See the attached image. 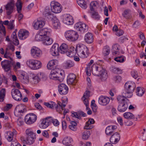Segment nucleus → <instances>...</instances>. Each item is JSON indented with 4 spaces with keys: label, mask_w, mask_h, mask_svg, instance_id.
I'll return each instance as SVG.
<instances>
[{
    "label": "nucleus",
    "mask_w": 146,
    "mask_h": 146,
    "mask_svg": "<svg viewBox=\"0 0 146 146\" xmlns=\"http://www.w3.org/2000/svg\"><path fill=\"white\" fill-rule=\"evenodd\" d=\"M1 64L3 68L6 72H8L10 70L12 65L11 61L6 60L2 61Z\"/></svg>",
    "instance_id": "obj_13"
},
{
    "label": "nucleus",
    "mask_w": 146,
    "mask_h": 146,
    "mask_svg": "<svg viewBox=\"0 0 146 146\" xmlns=\"http://www.w3.org/2000/svg\"><path fill=\"white\" fill-rule=\"evenodd\" d=\"M77 82L76 76L74 74H70L68 76L67 82L68 84L75 85Z\"/></svg>",
    "instance_id": "obj_19"
},
{
    "label": "nucleus",
    "mask_w": 146,
    "mask_h": 146,
    "mask_svg": "<svg viewBox=\"0 0 146 146\" xmlns=\"http://www.w3.org/2000/svg\"><path fill=\"white\" fill-rule=\"evenodd\" d=\"M17 10L18 13H20L22 10V3L20 0H18L16 5Z\"/></svg>",
    "instance_id": "obj_44"
},
{
    "label": "nucleus",
    "mask_w": 146,
    "mask_h": 146,
    "mask_svg": "<svg viewBox=\"0 0 146 146\" xmlns=\"http://www.w3.org/2000/svg\"><path fill=\"white\" fill-rule=\"evenodd\" d=\"M74 28L82 33L87 31L88 29V27L85 24L81 22L76 23L75 25Z\"/></svg>",
    "instance_id": "obj_11"
},
{
    "label": "nucleus",
    "mask_w": 146,
    "mask_h": 146,
    "mask_svg": "<svg viewBox=\"0 0 146 146\" xmlns=\"http://www.w3.org/2000/svg\"><path fill=\"white\" fill-rule=\"evenodd\" d=\"M40 123L39 124L40 127L42 129L46 128V118H43L40 120Z\"/></svg>",
    "instance_id": "obj_50"
},
{
    "label": "nucleus",
    "mask_w": 146,
    "mask_h": 146,
    "mask_svg": "<svg viewBox=\"0 0 146 146\" xmlns=\"http://www.w3.org/2000/svg\"><path fill=\"white\" fill-rule=\"evenodd\" d=\"M114 80L115 82L118 83L121 81V78L119 76H116L114 77Z\"/></svg>",
    "instance_id": "obj_62"
},
{
    "label": "nucleus",
    "mask_w": 146,
    "mask_h": 146,
    "mask_svg": "<svg viewBox=\"0 0 146 146\" xmlns=\"http://www.w3.org/2000/svg\"><path fill=\"white\" fill-rule=\"evenodd\" d=\"M11 94L13 98L17 101H20L22 99V95L19 90L13 89L12 90Z\"/></svg>",
    "instance_id": "obj_10"
},
{
    "label": "nucleus",
    "mask_w": 146,
    "mask_h": 146,
    "mask_svg": "<svg viewBox=\"0 0 146 146\" xmlns=\"http://www.w3.org/2000/svg\"><path fill=\"white\" fill-rule=\"evenodd\" d=\"M4 54V57L6 58H11L10 56L11 55V54L7 48Z\"/></svg>",
    "instance_id": "obj_59"
},
{
    "label": "nucleus",
    "mask_w": 146,
    "mask_h": 146,
    "mask_svg": "<svg viewBox=\"0 0 146 146\" xmlns=\"http://www.w3.org/2000/svg\"><path fill=\"white\" fill-rule=\"evenodd\" d=\"M42 54V51L37 47L33 46L31 50V54L32 57L35 58L40 57Z\"/></svg>",
    "instance_id": "obj_8"
},
{
    "label": "nucleus",
    "mask_w": 146,
    "mask_h": 146,
    "mask_svg": "<svg viewBox=\"0 0 146 146\" xmlns=\"http://www.w3.org/2000/svg\"><path fill=\"white\" fill-rule=\"evenodd\" d=\"M92 17L93 19H96L98 20L100 18V17L99 15L98 12L95 11L94 12H91Z\"/></svg>",
    "instance_id": "obj_52"
},
{
    "label": "nucleus",
    "mask_w": 146,
    "mask_h": 146,
    "mask_svg": "<svg viewBox=\"0 0 146 146\" xmlns=\"http://www.w3.org/2000/svg\"><path fill=\"white\" fill-rule=\"evenodd\" d=\"M35 39L37 41H42V43L44 44H45L46 38L41 36L39 34H37L36 35Z\"/></svg>",
    "instance_id": "obj_37"
},
{
    "label": "nucleus",
    "mask_w": 146,
    "mask_h": 146,
    "mask_svg": "<svg viewBox=\"0 0 146 146\" xmlns=\"http://www.w3.org/2000/svg\"><path fill=\"white\" fill-rule=\"evenodd\" d=\"M51 21L52 22V25L54 29H56L60 27V23L56 17H55Z\"/></svg>",
    "instance_id": "obj_33"
},
{
    "label": "nucleus",
    "mask_w": 146,
    "mask_h": 146,
    "mask_svg": "<svg viewBox=\"0 0 146 146\" xmlns=\"http://www.w3.org/2000/svg\"><path fill=\"white\" fill-rule=\"evenodd\" d=\"M81 115L82 117H85L86 116V114L82 111H80L78 112L73 111L72 113V117H75L79 119H81Z\"/></svg>",
    "instance_id": "obj_28"
},
{
    "label": "nucleus",
    "mask_w": 146,
    "mask_h": 146,
    "mask_svg": "<svg viewBox=\"0 0 146 146\" xmlns=\"http://www.w3.org/2000/svg\"><path fill=\"white\" fill-rule=\"evenodd\" d=\"M41 36L46 38V29L45 28L42 29L39 31V33Z\"/></svg>",
    "instance_id": "obj_60"
},
{
    "label": "nucleus",
    "mask_w": 146,
    "mask_h": 146,
    "mask_svg": "<svg viewBox=\"0 0 146 146\" xmlns=\"http://www.w3.org/2000/svg\"><path fill=\"white\" fill-rule=\"evenodd\" d=\"M11 37L13 38V41L16 42L17 45L18 44H19V41L17 39L16 33L15 32H13Z\"/></svg>",
    "instance_id": "obj_55"
},
{
    "label": "nucleus",
    "mask_w": 146,
    "mask_h": 146,
    "mask_svg": "<svg viewBox=\"0 0 146 146\" xmlns=\"http://www.w3.org/2000/svg\"><path fill=\"white\" fill-rule=\"evenodd\" d=\"M90 135V131L88 130L85 131L82 135V138L84 139H87Z\"/></svg>",
    "instance_id": "obj_47"
},
{
    "label": "nucleus",
    "mask_w": 146,
    "mask_h": 146,
    "mask_svg": "<svg viewBox=\"0 0 146 146\" xmlns=\"http://www.w3.org/2000/svg\"><path fill=\"white\" fill-rule=\"evenodd\" d=\"M14 6V2L13 0L8 3L5 6V8L7 15H11L13 12Z\"/></svg>",
    "instance_id": "obj_12"
},
{
    "label": "nucleus",
    "mask_w": 146,
    "mask_h": 146,
    "mask_svg": "<svg viewBox=\"0 0 146 146\" xmlns=\"http://www.w3.org/2000/svg\"><path fill=\"white\" fill-rule=\"evenodd\" d=\"M59 48V53L62 54H66V52L68 50V46L65 43H62Z\"/></svg>",
    "instance_id": "obj_27"
},
{
    "label": "nucleus",
    "mask_w": 146,
    "mask_h": 146,
    "mask_svg": "<svg viewBox=\"0 0 146 146\" xmlns=\"http://www.w3.org/2000/svg\"><path fill=\"white\" fill-rule=\"evenodd\" d=\"M110 47L108 46H105L103 49L102 54L105 57L108 56L110 53Z\"/></svg>",
    "instance_id": "obj_40"
},
{
    "label": "nucleus",
    "mask_w": 146,
    "mask_h": 146,
    "mask_svg": "<svg viewBox=\"0 0 146 146\" xmlns=\"http://www.w3.org/2000/svg\"><path fill=\"white\" fill-rule=\"evenodd\" d=\"M110 138V142L113 144L117 143L120 140V135L118 132L113 133Z\"/></svg>",
    "instance_id": "obj_16"
},
{
    "label": "nucleus",
    "mask_w": 146,
    "mask_h": 146,
    "mask_svg": "<svg viewBox=\"0 0 146 146\" xmlns=\"http://www.w3.org/2000/svg\"><path fill=\"white\" fill-rule=\"evenodd\" d=\"M114 60L118 62H123L124 61V56H123L115 57Z\"/></svg>",
    "instance_id": "obj_57"
},
{
    "label": "nucleus",
    "mask_w": 146,
    "mask_h": 146,
    "mask_svg": "<svg viewBox=\"0 0 146 146\" xmlns=\"http://www.w3.org/2000/svg\"><path fill=\"white\" fill-rule=\"evenodd\" d=\"M26 111L25 106L23 104H21L17 106L14 112L15 114L21 115Z\"/></svg>",
    "instance_id": "obj_14"
},
{
    "label": "nucleus",
    "mask_w": 146,
    "mask_h": 146,
    "mask_svg": "<svg viewBox=\"0 0 146 146\" xmlns=\"http://www.w3.org/2000/svg\"><path fill=\"white\" fill-rule=\"evenodd\" d=\"M78 5L82 8L85 9L87 7V5L84 0H77Z\"/></svg>",
    "instance_id": "obj_36"
},
{
    "label": "nucleus",
    "mask_w": 146,
    "mask_h": 146,
    "mask_svg": "<svg viewBox=\"0 0 146 146\" xmlns=\"http://www.w3.org/2000/svg\"><path fill=\"white\" fill-rule=\"evenodd\" d=\"M59 74L58 73L56 69L52 70L49 76V78L50 79L55 80H57L59 81H60L61 80L60 78Z\"/></svg>",
    "instance_id": "obj_20"
},
{
    "label": "nucleus",
    "mask_w": 146,
    "mask_h": 146,
    "mask_svg": "<svg viewBox=\"0 0 146 146\" xmlns=\"http://www.w3.org/2000/svg\"><path fill=\"white\" fill-rule=\"evenodd\" d=\"M14 21L13 20L9 22L7 20L3 22L1 21V23H0V41L2 40V34L5 36L6 34V32L5 27L3 25H4L7 26L8 29L12 30L14 29L15 25L14 24Z\"/></svg>",
    "instance_id": "obj_3"
},
{
    "label": "nucleus",
    "mask_w": 146,
    "mask_h": 146,
    "mask_svg": "<svg viewBox=\"0 0 146 146\" xmlns=\"http://www.w3.org/2000/svg\"><path fill=\"white\" fill-rule=\"evenodd\" d=\"M88 98H84V99H82V100H83L84 104L86 106V109L88 110V109H89L90 108L88 107L89 103Z\"/></svg>",
    "instance_id": "obj_61"
},
{
    "label": "nucleus",
    "mask_w": 146,
    "mask_h": 146,
    "mask_svg": "<svg viewBox=\"0 0 146 146\" xmlns=\"http://www.w3.org/2000/svg\"><path fill=\"white\" fill-rule=\"evenodd\" d=\"M17 125L19 126H21L23 125L24 123L23 119L21 118H19L18 119L17 121Z\"/></svg>",
    "instance_id": "obj_63"
},
{
    "label": "nucleus",
    "mask_w": 146,
    "mask_h": 146,
    "mask_svg": "<svg viewBox=\"0 0 146 146\" xmlns=\"http://www.w3.org/2000/svg\"><path fill=\"white\" fill-rule=\"evenodd\" d=\"M110 101V98L105 96H101L99 98L98 102L102 105L106 106L107 105Z\"/></svg>",
    "instance_id": "obj_22"
},
{
    "label": "nucleus",
    "mask_w": 146,
    "mask_h": 146,
    "mask_svg": "<svg viewBox=\"0 0 146 146\" xmlns=\"http://www.w3.org/2000/svg\"><path fill=\"white\" fill-rule=\"evenodd\" d=\"M74 50H75V51L76 52V48H75L74 47H71L70 49H68V50H67V52H66V55L70 57H72L73 55V52Z\"/></svg>",
    "instance_id": "obj_38"
},
{
    "label": "nucleus",
    "mask_w": 146,
    "mask_h": 146,
    "mask_svg": "<svg viewBox=\"0 0 146 146\" xmlns=\"http://www.w3.org/2000/svg\"><path fill=\"white\" fill-rule=\"evenodd\" d=\"M118 46L117 44H115L113 46L112 52L113 55L118 54L119 53Z\"/></svg>",
    "instance_id": "obj_39"
},
{
    "label": "nucleus",
    "mask_w": 146,
    "mask_h": 146,
    "mask_svg": "<svg viewBox=\"0 0 146 146\" xmlns=\"http://www.w3.org/2000/svg\"><path fill=\"white\" fill-rule=\"evenodd\" d=\"M36 115L33 113H30L27 114L25 117V123L28 125H31L34 123L37 119Z\"/></svg>",
    "instance_id": "obj_7"
},
{
    "label": "nucleus",
    "mask_w": 146,
    "mask_h": 146,
    "mask_svg": "<svg viewBox=\"0 0 146 146\" xmlns=\"http://www.w3.org/2000/svg\"><path fill=\"white\" fill-rule=\"evenodd\" d=\"M58 61L57 60H52L50 61L47 65V68L48 69H52L54 68V66L56 65Z\"/></svg>",
    "instance_id": "obj_34"
},
{
    "label": "nucleus",
    "mask_w": 146,
    "mask_h": 146,
    "mask_svg": "<svg viewBox=\"0 0 146 146\" xmlns=\"http://www.w3.org/2000/svg\"><path fill=\"white\" fill-rule=\"evenodd\" d=\"M140 138L143 141L146 140V130L145 129H143V131L141 132Z\"/></svg>",
    "instance_id": "obj_51"
},
{
    "label": "nucleus",
    "mask_w": 146,
    "mask_h": 146,
    "mask_svg": "<svg viewBox=\"0 0 146 146\" xmlns=\"http://www.w3.org/2000/svg\"><path fill=\"white\" fill-rule=\"evenodd\" d=\"M26 63L29 68L33 70L38 69L42 66V63L41 62L36 60L29 59L27 61Z\"/></svg>",
    "instance_id": "obj_5"
},
{
    "label": "nucleus",
    "mask_w": 146,
    "mask_h": 146,
    "mask_svg": "<svg viewBox=\"0 0 146 146\" xmlns=\"http://www.w3.org/2000/svg\"><path fill=\"white\" fill-rule=\"evenodd\" d=\"M53 42V40L51 37H47L46 34V45H50Z\"/></svg>",
    "instance_id": "obj_58"
},
{
    "label": "nucleus",
    "mask_w": 146,
    "mask_h": 146,
    "mask_svg": "<svg viewBox=\"0 0 146 146\" xmlns=\"http://www.w3.org/2000/svg\"><path fill=\"white\" fill-rule=\"evenodd\" d=\"M129 102H124L119 104L117 110L120 112H124L128 107V103Z\"/></svg>",
    "instance_id": "obj_21"
},
{
    "label": "nucleus",
    "mask_w": 146,
    "mask_h": 146,
    "mask_svg": "<svg viewBox=\"0 0 146 146\" xmlns=\"http://www.w3.org/2000/svg\"><path fill=\"white\" fill-rule=\"evenodd\" d=\"M117 127L115 125H110L108 126L105 130V133L108 136H110L113 134L114 130L116 129Z\"/></svg>",
    "instance_id": "obj_26"
},
{
    "label": "nucleus",
    "mask_w": 146,
    "mask_h": 146,
    "mask_svg": "<svg viewBox=\"0 0 146 146\" xmlns=\"http://www.w3.org/2000/svg\"><path fill=\"white\" fill-rule=\"evenodd\" d=\"M130 12V9H126L122 13V16L126 19H128L131 18V15L129 13Z\"/></svg>",
    "instance_id": "obj_41"
},
{
    "label": "nucleus",
    "mask_w": 146,
    "mask_h": 146,
    "mask_svg": "<svg viewBox=\"0 0 146 146\" xmlns=\"http://www.w3.org/2000/svg\"><path fill=\"white\" fill-rule=\"evenodd\" d=\"M123 117L125 118L128 119H130L135 118L133 115L129 112H126L123 114Z\"/></svg>",
    "instance_id": "obj_43"
},
{
    "label": "nucleus",
    "mask_w": 146,
    "mask_h": 146,
    "mask_svg": "<svg viewBox=\"0 0 146 146\" xmlns=\"http://www.w3.org/2000/svg\"><path fill=\"white\" fill-rule=\"evenodd\" d=\"M21 82L25 84H27L29 82L28 77L24 75L23 74L21 76Z\"/></svg>",
    "instance_id": "obj_46"
},
{
    "label": "nucleus",
    "mask_w": 146,
    "mask_h": 146,
    "mask_svg": "<svg viewBox=\"0 0 146 146\" xmlns=\"http://www.w3.org/2000/svg\"><path fill=\"white\" fill-rule=\"evenodd\" d=\"M74 65V62L72 61L68 60L66 63V68H68L73 67Z\"/></svg>",
    "instance_id": "obj_49"
},
{
    "label": "nucleus",
    "mask_w": 146,
    "mask_h": 146,
    "mask_svg": "<svg viewBox=\"0 0 146 146\" xmlns=\"http://www.w3.org/2000/svg\"><path fill=\"white\" fill-rule=\"evenodd\" d=\"M6 137L7 140L9 141H11L13 139L14 136L16 135L17 134V132L14 130L13 132L9 131L7 132Z\"/></svg>",
    "instance_id": "obj_25"
},
{
    "label": "nucleus",
    "mask_w": 146,
    "mask_h": 146,
    "mask_svg": "<svg viewBox=\"0 0 146 146\" xmlns=\"http://www.w3.org/2000/svg\"><path fill=\"white\" fill-rule=\"evenodd\" d=\"M84 39L86 42L88 43H91L93 41V38L92 34L88 33L86 34Z\"/></svg>",
    "instance_id": "obj_29"
},
{
    "label": "nucleus",
    "mask_w": 146,
    "mask_h": 146,
    "mask_svg": "<svg viewBox=\"0 0 146 146\" xmlns=\"http://www.w3.org/2000/svg\"><path fill=\"white\" fill-rule=\"evenodd\" d=\"M65 36L67 39L70 41H74L78 38V35L75 31L73 30L67 31L65 33Z\"/></svg>",
    "instance_id": "obj_6"
},
{
    "label": "nucleus",
    "mask_w": 146,
    "mask_h": 146,
    "mask_svg": "<svg viewBox=\"0 0 146 146\" xmlns=\"http://www.w3.org/2000/svg\"><path fill=\"white\" fill-rule=\"evenodd\" d=\"M92 72L94 76L100 77L102 81H105L108 78L107 71L100 66L93 64L92 67Z\"/></svg>",
    "instance_id": "obj_2"
},
{
    "label": "nucleus",
    "mask_w": 146,
    "mask_h": 146,
    "mask_svg": "<svg viewBox=\"0 0 146 146\" xmlns=\"http://www.w3.org/2000/svg\"><path fill=\"white\" fill-rule=\"evenodd\" d=\"M56 17L54 15L52 11H50L48 12L46 11V21L49 22L52 21Z\"/></svg>",
    "instance_id": "obj_30"
},
{
    "label": "nucleus",
    "mask_w": 146,
    "mask_h": 146,
    "mask_svg": "<svg viewBox=\"0 0 146 146\" xmlns=\"http://www.w3.org/2000/svg\"><path fill=\"white\" fill-rule=\"evenodd\" d=\"M72 141V139L70 137H66L63 139L62 143L66 146H72L71 144Z\"/></svg>",
    "instance_id": "obj_31"
},
{
    "label": "nucleus",
    "mask_w": 146,
    "mask_h": 146,
    "mask_svg": "<svg viewBox=\"0 0 146 146\" xmlns=\"http://www.w3.org/2000/svg\"><path fill=\"white\" fill-rule=\"evenodd\" d=\"M76 52L80 57L85 58L88 56L89 54L88 49L84 45L78 44L76 46Z\"/></svg>",
    "instance_id": "obj_4"
},
{
    "label": "nucleus",
    "mask_w": 146,
    "mask_h": 146,
    "mask_svg": "<svg viewBox=\"0 0 146 146\" xmlns=\"http://www.w3.org/2000/svg\"><path fill=\"white\" fill-rule=\"evenodd\" d=\"M56 104L52 102H46V107L51 109H53L54 107L56 106Z\"/></svg>",
    "instance_id": "obj_53"
},
{
    "label": "nucleus",
    "mask_w": 146,
    "mask_h": 146,
    "mask_svg": "<svg viewBox=\"0 0 146 146\" xmlns=\"http://www.w3.org/2000/svg\"><path fill=\"white\" fill-rule=\"evenodd\" d=\"M58 90L59 93L61 95H65L67 94L68 88L64 84H61L58 86Z\"/></svg>",
    "instance_id": "obj_15"
},
{
    "label": "nucleus",
    "mask_w": 146,
    "mask_h": 146,
    "mask_svg": "<svg viewBox=\"0 0 146 146\" xmlns=\"http://www.w3.org/2000/svg\"><path fill=\"white\" fill-rule=\"evenodd\" d=\"M26 138L36 136L35 134L31 128L27 129L25 131Z\"/></svg>",
    "instance_id": "obj_32"
},
{
    "label": "nucleus",
    "mask_w": 146,
    "mask_h": 146,
    "mask_svg": "<svg viewBox=\"0 0 146 146\" xmlns=\"http://www.w3.org/2000/svg\"><path fill=\"white\" fill-rule=\"evenodd\" d=\"M110 69L112 72L115 74H120L122 73V71L120 69L115 66H111L110 68Z\"/></svg>",
    "instance_id": "obj_42"
},
{
    "label": "nucleus",
    "mask_w": 146,
    "mask_h": 146,
    "mask_svg": "<svg viewBox=\"0 0 146 146\" xmlns=\"http://www.w3.org/2000/svg\"><path fill=\"white\" fill-rule=\"evenodd\" d=\"M5 89H2L0 91V102H2L4 100L5 96Z\"/></svg>",
    "instance_id": "obj_48"
},
{
    "label": "nucleus",
    "mask_w": 146,
    "mask_h": 146,
    "mask_svg": "<svg viewBox=\"0 0 146 146\" xmlns=\"http://www.w3.org/2000/svg\"><path fill=\"white\" fill-rule=\"evenodd\" d=\"M63 21L64 23L67 25H72L73 23V19L72 17L68 14L64 15Z\"/></svg>",
    "instance_id": "obj_18"
},
{
    "label": "nucleus",
    "mask_w": 146,
    "mask_h": 146,
    "mask_svg": "<svg viewBox=\"0 0 146 146\" xmlns=\"http://www.w3.org/2000/svg\"><path fill=\"white\" fill-rule=\"evenodd\" d=\"M52 12L55 13H59L62 10L60 4L57 2L52 1L50 4Z\"/></svg>",
    "instance_id": "obj_9"
},
{
    "label": "nucleus",
    "mask_w": 146,
    "mask_h": 146,
    "mask_svg": "<svg viewBox=\"0 0 146 146\" xmlns=\"http://www.w3.org/2000/svg\"><path fill=\"white\" fill-rule=\"evenodd\" d=\"M45 25V22L40 20H37L34 22L33 27L36 30L39 29L40 28H42Z\"/></svg>",
    "instance_id": "obj_24"
},
{
    "label": "nucleus",
    "mask_w": 146,
    "mask_h": 146,
    "mask_svg": "<svg viewBox=\"0 0 146 146\" xmlns=\"http://www.w3.org/2000/svg\"><path fill=\"white\" fill-rule=\"evenodd\" d=\"M131 86L129 82H126L124 85V89L122 93V96H118L117 99L119 103L124 102H129V100L127 98H131L132 96V93L134 91V88L131 90L130 88Z\"/></svg>",
    "instance_id": "obj_1"
},
{
    "label": "nucleus",
    "mask_w": 146,
    "mask_h": 146,
    "mask_svg": "<svg viewBox=\"0 0 146 146\" xmlns=\"http://www.w3.org/2000/svg\"><path fill=\"white\" fill-rule=\"evenodd\" d=\"M144 91L141 88L138 87L136 89V94L138 96H142L144 93Z\"/></svg>",
    "instance_id": "obj_45"
},
{
    "label": "nucleus",
    "mask_w": 146,
    "mask_h": 146,
    "mask_svg": "<svg viewBox=\"0 0 146 146\" xmlns=\"http://www.w3.org/2000/svg\"><path fill=\"white\" fill-rule=\"evenodd\" d=\"M32 80L35 84L38 82V78L36 74H32L31 76Z\"/></svg>",
    "instance_id": "obj_56"
},
{
    "label": "nucleus",
    "mask_w": 146,
    "mask_h": 146,
    "mask_svg": "<svg viewBox=\"0 0 146 146\" xmlns=\"http://www.w3.org/2000/svg\"><path fill=\"white\" fill-rule=\"evenodd\" d=\"M29 35L28 31L24 29L20 30L18 33L19 38L20 39H25Z\"/></svg>",
    "instance_id": "obj_23"
},
{
    "label": "nucleus",
    "mask_w": 146,
    "mask_h": 146,
    "mask_svg": "<svg viewBox=\"0 0 146 146\" xmlns=\"http://www.w3.org/2000/svg\"><path fill=\"white\" fill-rule=\"evenodd\" d=\"M36 138V136L26 138L25 141L27 144L31 145L34 142Z\"/></svg>",
    "instance_id": "obj_35"
},
{
    "label": "nucleus",
    "mask_w": 146,
    "mask_h": 146,
    "mask_svg": "<svg viewBox=\"0 0 146 146\" xmlns=\"http://www.w3.org/2000/svg\"><path fill=\"white\" fill-rule=\"evenodd\" d=\"M53 120V118L52 117L49 116L46 117V123H47V124H46V127H47L51 123Z\"/></svg>",
    "instance_id": "obj_54"
},
{
    "label": "nucleus",
    "mask_w": 146,
    "mask_h": 146,
    "mask_svg": "<svg viewBox=\"0 0 146 146\" xmlns=\"http://www.w3.org/2000/svg\"><path fill=\"white\" fill-rule=\"evenodd\" d=\"M59 50V48L58 44L56 43L52 46L50 49V52L52 55L56 56L58 55Z\"/></svg>",
    "instance_id": "obj_17"
},
{
    "label": "nucleus",
    "mask_w": 146,
    "mask_h": 146,
    "mask_svg": "<svg viewBox=\"0 0 146 146\" xmlns=\"http://www.w3.org/2000/svg\"><path fill=\"white\" fill-rule=\"evenodd\" d=\"M55 107L57 111L59 112H60L61 110H63V109L62 108L61 105L59 104V106H58V105L56 104V106H55Z\"/></svg>",
    "instance_id": "obj_64"
}]
</instances>
